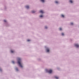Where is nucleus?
<instances>
[{
    "label": "nucleus",
    "mask_w": 79,
    "mask_h": 79,
    "mask_svg": "<svg viewBox=\"0 0 79 79\" xmlns=\"http://www.w3.org/2000/svg\"><path fill=\"white\" fill-rule=\"evenodd\" d=\"M18 63L19 64V66L21 68H23V65H22V64L21 63V59L19 58H18Z\"/></svg>",
    "instance_id": "nucleus-1"
},
{
    "label": "nucleus",
    "mask_w": 79,
    "mask_h": 79,
    "mask_svg": "<svg viewBox=\"0 0 79 79\" xmlns=\"http://www.w3.org/2000/svg\"><path fill=\"white\" fill-rule=\"evenodd\" d=\"M52 70H50L48 71V73H50V74H51V73H52Z\"/></svg>",
    "instance_id": "nucleus-2"
},
{
    "label": "nucleus",
    "mask_w": 79,
    "mask_h": 79,
    "mask_svg": "<svg viewBox=\"0 0 79 79\" xmlns=\"http://www.w3.org/2000/svg\"><path fill=\"white\" fill-rule=\"evenodd\" d=\"M75 47H77V48H78V47H79V45H78L77 44H75Z\"/></svg>",
    "instance_id": "nucleus-3"
},
{
    "label": "nucleus",
    "mask_w": 79,
    "mask_h": 79,
    "mask_svg": "<svg viewBox=\"0 0 79 79\" xmlns=\"http://www.w3.org/2000/svg\"><path fill=\"white\" fill-rule=\"evenodd\" d=\"M40 13H44V11L42 10H41L40 11Z\"/></svg>",
    "instance_id": "nucleus-4"
},
{
    "label": "nucleus",
    "mask_w": 79,
    "mask_h": 79,
    "mask_svg": "<svg viewBox=\"0 0 79 79\" xmlns=\"http://www.w3.org/2000/svg\"><path fill=\"white\" fill-rule=\"evenodd\" d=\"M46 50H47V52H49V51H50V50H49V49H46Z\"/></svg>",
    "instance_id": "nucleus-5"
},
{
    "label": "nucleus",
    "mask_w": 79,
    "mask_h": 79,
    "mask_svg": "<svg viewBox=\"0 0 79 79\" xmlns=\"http://www.w3.org/2000/svg\"><path fill=\"white\" fill-rule=\"evenodd\" d=\"M55 79H58L59 77H58L55 76Z\"/></svg>",
    "instance_id": "nucleus-6"
},
{
    "label": "nucleus",
    "mask_w": 79,
    "mask_h": 79,
    "mask_svg": "<svg viewBox=\"0 0 79 79\" xmlns=\"http://www.w3.org/2000/svg\"><path fill=\"white\" fill-rule=\"evenodd\" d=\"M26 7L27 9H28L29 8V7L28 6H27Z\"/></svg>",
    "instance_id": "nucleus-7"
},
{
    "label": "nucleus",
    "mask_w": 79,
    "mask_h": 79,
    "mask_svg": "<svg viewBox=\"0 0 79 79\" xmlns=\"http://www.w3.org/2000/svg\"><path fill=\"white\" fill-rule=\"evenodd\" d=\"M41 0V2H45L44 0Z\"/></svg>",
    "instance_id": "nucleus-8"
},
{
    "label": "nucleus",
    "mask_w": 79,
    "mask_h": 79,
    "mask_svg": "<svg viewBox=\"0 0 79 79\" xmlns=\"http://www.w3.org/2000/svg\"><path fill=\"white\" fill-rule=\"evenodd\" d=\"M69 2L70 3H73V1H72V0H70Z\"/></svg>",
    "instance_id": "nucleus-9"
},
{
    "label": "nucleus",
    "mask_w": 79,
    "mask_h": 79,
    "mask_svg": "<svg viewBox=\"0 0 79 79\" xmlns=\"http://www.w3.org/2000/svg\"><path fill=\"white\" fill-rule=\"evenodd\" d=\"M11 53H14V52H15V51H14L13 50H11Z\"/></svg>",
    "instance_id": "nucleus-10"
},
{
    "label": "nucleus",
    "mask_w": 79,
    "mask_h": 79,
    "mask_svg": "<svg viewBox=\"0 0 79 79\" xmlns=\"http://www.w3.org/2000/svg\"><path fill=\"white\" fill-rule=\"evenodd\" d=\"M35 11H32V13H35Z\"/></svg>",
    "instance_id": "nucleus-11"
},
{
    "label": "nucleus",
    "mask_w": 79,
    "mask_h": 79,
    "mask_svg": "<svg viewBox=\"0 0 79 79\" xmlns=\"http://www.w3.org/2000/svg\"><path fill=\"white\" fill-rule=\"evenodd\" d=\"M55 3H58V1H56L55 2Z\"/></svg>",
    "instance_id": "nucleus-12"
},
{
    "label": "nucleus",
    "mask_w": 79,
    "mask_h": 79,
    "mask_svg": "<svg viewBox=\"0 0 79 79\" xmlns=\"http://www.w3.org/2000/svg\"><path fill=\"white\" fill-rule=\"evenodd\" d=\"M61 16L62 17H63V18H64V16L63 15H61Z\"/></svg>",
    "instance_id": "nucleus-13"
},
{
    "label": "nucleus",
    "mask_w": 79,
    "mask_h": 79,
    "mask_svg": "<svg viewBox=\"0 0 79 79\" xmlns=\"http://www.w3.org/2000/svg\"><path fill=\"white\" fill-rule=\"evenodd\" d=\"M16 71H18V68H16Z\"/></svg>",
    "instance_id": "nucleus-14"
},
{
    "label": "nucleus",
    "mask_w": 79,
    "mask_h": 79,
    "mask_svg": "<svg viewBox=\"0 0 79 79\" xmlns=\"http://www.w3.org/2000/svg\"><path fill=\"white\" fill-rule=\"evenodd\" d=\"M61 35H64V33H62Z\"/></svg>",
    "instance_id": "nucleus-15"
},
{
    "label": "nucleus",
    "mask_w": 79,
    "mask_h": 79,
    "mask_svg": "<svg viewBox=\"0 0 79 79\" xmlns=\"http://www.w3.org/2000/svg\"><path fill=\"white\" fill-rule=\"evenodd\" d=\"M40 17L42 18V17H43V16L42 15H40Z\"/></svg>",
    "instance_id": "nucleus-16"
},
{
    "label": "nucleus",
    "mask_w": 79,
    "mask_h": 79,
    "mask_svg": "<svg viewBox=\"0 0 79 79\" xmlns=\"http://www.w3.org/2000/svg\"><path fill=\"white\" fill-rule=\"evenodd\" d=\"M59 30H60V31H61V30H62V29H61V28H60L59 29Z\"/></svg>",
    "instance_id": "nucleus-17"
},
{
    "label": "nucleus",
    "mask_w": 79,
    "mask_h": 79,
    "mask_svg": "<svg viewBox=\"0 0 79 79\" xmlns=\"http://www.w3.org/2000/svg\"><path fill=\"white\" fill-rule=\"evenodd\" d=\"M70 24H71V25H73V23H70Z\"/></svg>",
    "instance_id": "nucleus-18"
},
{
    "label": "nucleus",
    "mask_w": 79,
    "mask_h": 79,
    "mask_svg": "<svg viewBox=\"0 0 79 79\" xmlns=\"http://www.w3.org/2000/svg\"><path fill=\"white\" fill-rule=\"evenodd\" d=\"M31 41V40H27V41H28V42H29V41Z\"/></svg>",
    "instance_id": "nucleus-19"
},
{
    "label": "nucleus",
    "mask_w": 79,
    "mask_h": 79,
    "mask_svg": "<svg viewBox=\"0 0 79 79\" xmlns=\"http://www.w3.org/2000/svg\"><path fill=\"white\" fill-rule=\"evenodd\" d=\"M4 22H6V21L5 20H4Z\"/></svg>",
    "instance_id": "nucleus-20"
},
{
    "label": "nucleus",
    "mask_w": 79,
    "mask_h": 79,
    "mask_svg": "<svg viewBox=\"0 0 79 79\" xmlns=\"http://www.w3.org/2000/svg\"><path fill=\"white\" fill-rule=\"evenodd\" d=\"M12 62L14 64L15 63V62L14 61H12Z\"/></svg>",
    "instance_id": "nucleus-21"
},
{
    "label": "nucleus",
    "mask_w": 79,
    "mask_h": 79,
    "mask_svg": "<svg viewBox=\"0 0 79 79\" xmlns=\"http://www.w3.org/2000/svg\"><path fill=\"white\" fill-rule=\"evenodd\" d=\"M45 29H47V27H45Z\"/></svg>",
    "instance_id": "nucleus-22"
},
{
    "label": "nucleus",
    "mask_w": 79,
    "mask_h": 79,
    "mask_svg": "<svg viewBox=\"0 0 79 79\" xmlns=\"http://www.w3.org/2000/svg\"><path fill=\"white\" fill-rule=\"evenodd\" d=\"M0 71H2V70H1V69H0Z\"/></svg>",
    "instance_id": "nucleus-23"
}]
</instances>
